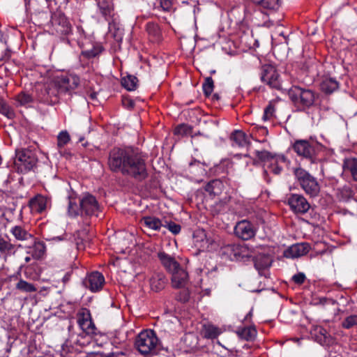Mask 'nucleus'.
Returning <instances> with one entry per match:
<instances>
[{"instance_id": "6", "label": "nucleus", "mask_w": 357, "mask_h": 357, "mask_svg": "<svg viewBox=\"0 0 357 357\" xmlns=\"http://www.w3.org/2000/svg\"><path fill=\"white\" fill-rule=\"evenodd\" d=\"M89 193L87 192L82 198L79 199V204L76 201V198L68 197V213L70 216H77L80 215L86 220L89 216Z\"/></svg>"}, {"instance_id": "46", "label": "nucleus", "mask_w": 357, "mask_h": 357, "mask_svg": "<svg viewBox=\"0 0 357 357\" xmlns=\"http://www.w3.org/2000/svg\"><path fill=\"white\" fill-rule=\"evenodd\" d=\"M355 326H357V314L348 316L342 322V326L344 328L349 329Z\"/></svg>"}, {"instance_id": "26", "label": "nucleus", "mask_w": 357, "mask_h": 357, "mask_svg": "<svg viewBox=\"0 0 357 357\" xmlns=\"http://www.w3.org/2000/svg\"><path fill=\"white\" fill-rule=\"evenodd\" d=\"M230 139L238 146L243 147L248 144L247 136L241 130H234L230 135Z\"/></svg>"}, {"instance_id": "62", "label": "nucleus", "mask_w": 357, "mask_h": 357, "mask_svg": "<svg viewBox=\"0 0 357 357\" xmlns=\"http://www.w3.org/2000/svg\"><path fill=\"white\" fill-rule=\"evenodd\" d=\"M70 274L69 273H67L64 277L63 278V282L64 283L67 282L70 279Z\"/></svg>"}, {"instance_id": "2", "label": "nucleus", "mask_w": 357, "mask_h": 357, "mask_svg": "<svg viewBox=\"0 0 357 357\" xmlns=\"http://www.w3.org/2000/svg\"><path fill=\"white\" fill-rule=\"evenodd\" d=\"M135 347L142 355L157 354L160 342L153 330H144L139 333L135 341Z\"/></svg>"}, {"instance_id": "18", "label": "nucleus", "mask_w": 357, "mask_h": 357, "mask_svg": "<svg viewBox=\"0 0 357 357\" xmlns=\"http://www.w3.org/2000/svg\"><path fill=\"white\" fill-rule=\"evenodd\" d=\"M193 243L200 251H204L208 248L210 242L204 230H198L194 233Z\"/></svg>"}, {"instance_id": "14", "label": "nucleus", "mask_w": 357, "mask_h": 357, "mask_svg": "<svg viewBox=\"0 0 357 357\" xmlns=\"http://www.w3.org/2000/svg\"><path fill=\"white\" fill-rule=\"evenodd\" d=\"M310 250V246L307 243H296L285 250L283 255L286 258H298L306 255Z\"/></svg>"}, {"instance_id": "20", "label": "nucleus", "mask_w": 357, "mask_h": 357, "mask_svg": "<svg viewBox=\"0 0 357 357\" xmlns=\"http://www.w3.org/2000/svg\"><path fill=\"white\" fill-rule=\"evenodd\" d=\"M105 278L102 273L98 271L91 273V291H100L105 285Z\"/></svg>"}, {"instance_id": "10", "label": "nucleus", "mask_w": 357, "mask_h": 357, "mask_svg": "<svg viewBox=\"0 0 357 357\" xmlns=\"http://www.w3.org/2000/svg\"><path fill=\"white\" fill-rule=\"evenodd\" d=\"M293 149L298 155L310 160L312 163L315 162V149L308 141L303 139L296 141L293 145Z\"/></svg>"}, {"instance_id": "41", "label": "nucleus", "mask_w": 357, "mask_h": 357, "mask_svg": "<svg viewBox=\"0 0 357 357\" xmlns=\"http://www.w3.org/2000/svg\"><path fill=\"white\" fill-rule=\"evenodd\" d=\"M256 335L257 331L255 330V328L252 327L245 328L242 329L241 331L239 333V335L241 337V338L248 341L254 339Z\"/></svg>"}, {"instance_id": "40", "label": "nucleus", "mask_w": 357, "mask_h": 357, "mask_svg": "<svg viewBox=\"0 0 357 357\" xmlns=\"http://www.w3.org/2000/svg\"><path fill=\"white\" fill-rule=\"evenodd\" d=\"M314 331L316 333V340L321 344H326L328 338L326 330L322 327H317Z\"/></svg>"}, {"instance_id": "19", "label": "nucleus", "mask_w": 357, "mask_h": 357, "mask_svg": "<svg viewBox=\"0 0 357 357\" xmlns=\"http://www.w3.org/2000/svg\"><path fill=\"white\" fill-rule=\"evenodd\" d=\"M254 264L259 271L265 270L271 266L272 259L270 255L266 254H258L254 259Z\"/></svg>"}, {"instance_id": "16", "label": "nucleus", "mask_w": 357, "mask_h": 357, "mask_svg": "<svg viewBox=\"0 0 357 357\" xmlns=\"http://www.w3.org/2000/svg\"><path fill=\"white\" fill-rule=\"evenodd\" d=\"M171 273L173 287L183 288L185 286L188 280V274L181 266Z\"/></svg>"}, {"instance_id": "55", "label": "nucleus", "mask_w": 357, "mask_h": 357, "mask_svg": "<svg viewBox=\"0 0 357 357\" xmlns=\"http://www.w3.org/2000/svg\"><path fill=\"white\" fill-rule=\"evenodd\" d=\"M92 354H96V355L100 356V357H102V354L100 351H96V350L92 351H91V356H92ZM91 357H92V356H91ZM105 357H128V356L123 352H116V353H112V354H111L108 356H106Z\"/></svg>"}, {"instance_id": "28", "label": "nucleus", "mask_w": 357, "mask_h": 357, "mask_svg": "<svg viewBox=\"0 0 357 357\" xmlns=\"http://www.w3.org/2000/svg\"><path fill=\"white\" fill-rule=\"evenodd\" d=\"M15 288L18 291L25 293H32L37 291V288L33 284L29 283L22 279L18 281L15 285Z\"/></svg>"}, {"instance_id": "48", "label": "nucleus", "mask_w": 357, "mask_h": 357, "mask_svg": "<svg viewBox=\"0 0 357 357\" xmlns=\"http://www.w3.org/2000/svg\"><path fill=\"white\" fill-rule=\"evenodd\" d=\"M15 100L20 105H26V104L33 102V98L31 97V96L24 92H21L20 93H19L16 96Z\"/></svg>"}, {"instance_id": "58", "label": "nucleus", "mask_w": 357, "mask_h": 357, "mask_svg": "<svg viewBox=\"0 0 357 357\" xmlns=\"http://www.w3.org/2000/svg\"><path fill=\"white\" fill-rule=\"evenodd\" d=\"M122 104L124 107L130 109H132L135 106V102L128 98H123L122 99Z\"/></svg>"}, {"instance_id": "11", "label": "nucleus", "mask_w": 357, "mask_h": 357, "mask_svg": "<svg viewBox=\"0 0 357 357\" xmlns=\"http://www.w3.org/2000/svg\"><path fill=\"white\" fill-rule=\"evenodd\" d=\"M256 231L257 229L254 225L245 220L238 222L234 228L236 236L244 241L253 238L256 234Z\"/></svg>"}, {"instance_id": "5", "label": "nucleus", "mask_w": 357, "mask_h": 357, "mask_svg": "<svg viewBox=\"0 0 357 357\" xmlns=\"http://www.w3.org/2000/svg\"><path fill=\"white\" fill-rule=\"evenodd\" d=\"M294 174L301 188L310 197H316L320 192V185L313 176L301 167L294 169Z\"/></svg>"}, {"instance_id": "12", "label": "nucleus", "mask_w": 357, "mask_h": 357, "mask_svg": "<svg viewBox=\"0 0 357 357\" xmlns=\"http://www.w3.org/2000/svg\"><path fill=\"white\" fill-rule=\"evenodd\" d=\"M53 84L58 92L65 93L77 86V78L64 75L58 76L54 79Z\"/></svg>"}, {"instance_id": "7", "label": "nucleus", "mask_w": 357, "mask_h": 357, "mask_svg": "<svg viewBox=\"0 0 357 357\" xmlns=\"http://www.w3.org/2000/svg\"><path fill=\"white\" fill-rule=\"evenodd\" d=\"M77 323L82 328V332L78 335L77 344L80 346L82 349L89 344V310L82 309V312H79L77 314Z\"/></svg>"}, {"instance_id": "52", "label": "nucleus", "mask_w": 357, "mask_h": 357, "mask_svg": "<svg viewBox=\"0 0 357 357\" xmlns=\"http://www.w3.org/2000/svg\"><path fill=\"white\" fill-rule=\"evenodd\" d=\"M190 298V292L188 289H183L176 296V300L181 303H186Z\"/></svg>"}, {"instance_id": "42", "label": "nucleus", "mask_w": 357, "mask_h": 357, "mask_svg": "<svg viewBox=\"0 0 357 357\" xmlns=\"http://www.w3.org/2000/svg\"><path fill=\"white\" fill-rule=\"evenodd\" d=\"M84 236H87V232L85 231H82L79 232L78 237L76 238L77 248L79 250H84L86 248V243H89V238L86 236V238H84Z\"/></svg>"}, {"instance_id": "32", "label": "nucleus", "mask_w": 357, "mask_h": 357, "mask_svg": "<svg viewBox=\"0 0 357 357\" xmlns=\"http://www.w3.org/2000/svg\"><path fill=\"white\" fill-rule=\"evenodd\" d=\"M286 158L284 155H278L268 165L271 172L275 175H279L282 171V167L279 165L280 162H285Z\"/></svg>"}, {"instance_id": "45", "label": "nucleus", "mask_w": 357, "mask_h": 357, "mask_svg": "<svg viewBox=\"0 0 357 357\" xmlns=\"http://www.w3.org/2000/svg\"><path fill=\"white\" fill-rule=\"evenodd\" d=\"M202 88L206 96H209L211 94L214 88V84L211 77H208L205 79Z\"/></svg>"}, {"instance_id": "38", "label": "nucleus", "mask_w": 357, "mask_h": 357, "mask_svg": "<svg viewBox=\"0 0 357 357\" xmlns=\"http://www.w3.org/2000/svg\"><path fill=\"white\" fill-rule=\"evenodd\" d=\"M146 31L149 35L154 40H158L160 36V30L157 24L149 22L146 24Z\"/></svg>"}, {"instance_id": "37", "label": "nucleus", "mask_w": 357, "mask_h": 357, "mask_svg": "<svg viewBox=\"0 0 357 357\" xmlns=\"http://www.w3.org/2000/svg\"><path fill=\"white\" fill-rule=\"evenodd\" d=\"M253 2L261 8L269 10H274L278 6L279 0H252Z\"/></svg>"}, {"instance_id": "31", "label": "nucleus", "mask_w": 357, "mask_h": 357, "mask_svg": "<svg viewBox=\"0 0 357 357\" xmlns=\"http://www.w3.org/2000/svg\"><path fill=\"white\" fill-rule=\"evenodd\" d=\"M137 78L133 75H128L121 80L122 86L128 91H134L137 89Z\"/></svg>"}, {"instance_id": "59", "label": "nucleus", "mask_w": 357, "mask_h": 357, "mask_svg": "<svg viewBox=\"0 0 357 357\" xmlns=\"http://www.w3.org/2000/svg\"><path fill=\"white\" fill-rule=\"evenodd\" d=\"M83 284L86 287V288H89V287L88 286L87 283H89V273L87 272L86 274V278L85 279L83 280L82 282Z\"/></svg>"}, {"instance_id": "21", "label": "nucleus", "mask_w": 357, "mask_h": 357, "mask_svg": "<svg viewBox=\"0 0 357 357\" xmlns=\"http://www.w3.org/2000/svg\"><path fill=\"white\" fill-rule=\"evenodd\" d=\"M339 86V82L332 77H324L320 84L321 90L326 94L333 93L338 89Z\"/></svg>"}, {"instance_id": "1", "label": "nucleus", "mask_w": 357, "mask_h": 357, "mask_svg": "<svg viewBox=\"0 0 357 357\" xmlns=\"http://www.w3.org/2000/svg\"><path fill=\"white\" fill-rule=\"evenodd\" d=\"M108 165L114 172H121L137 181L148 177L145 159L141 153L132 148H114L109 153Z\"/></svg>"}, {"instance_id": "63", "label": "nucleus", "mask_w": 357, "mask_h": 357, "mask_svg": "<svg viewBox=\"0 0 357 357\" xmlns=\"http://www.w3.org/2000/svg\"><path fill=\"white\" fill-rule=\"evenodd\" d=\"M92 91V89L91 88V95H90V97H91V99H95L96 98V93L95 92H91Z\"/></svg>"}, {"instance_id": "56", "label": "nucleus", "mask_w": 357, "mask_h": 357, "mask_svg": "<svg viewBox=\"0 0 357 357\" xmlns=\"http://www.w3.org/2000/svg\"><path fill=\"white\" fill-rule=\"evenodd\" d=\"M306 279L305 275L303 273H298L295 274L292 277V280L296 284L301 285L303 284Z\"/></svg>"}, {"instance_id": "30", "label": "nucleus", "mask_w": 357, "mask_h": 357, "mask_svg": "<svg viewBox=\"0 0 357 357\" xmlns=\"http://www.w3.org/2000/svg\"><path fill=\"white\" fill-rule=\"evenodd\" d=\"M221 333L218 327L213 325H204V337L207 339H215Z\"/></svg>"}, {"instance_id": "39", "label": "nucleus", "mask_w": 357, "mask_h": 357, "mask_svg": "<svg viewBox=\"0 0 357 357\" xmlns=\"http://www.w3.org/2000/svg\"><path fill=\"white\" fill-rule=\"evenodd\" d=\"M192 132V128L187 124H180L174 129V135L181 137L190 135Z\"/></svg>"}, {"instance_id": "15", "label": "nucleus", "mask_w": 357, "mask_h": 357, "mask_svg": "<svg viewBox=\"0 0 357 357\" xmlns=\"http://www.w3.org/2000/svg\"><path fill=\"white\" fill-rule=\"evenodd\" d=\"M91 346L102 347L107 344V337L104 333L98 329L91 318Z\"/></svg>"}, {"instance_id": "57", "label": "nucleus", "mask_w": 357, "mask_h": 357, "mask_svg": "<svg viewBox=\"0 0 357 357\" xmlns=\"http://www.w3.org/2000/svg\"><path fill=\"white\" fill-rule=\"evenodd\" d=\"M160 6L165 11H170L172 8V3L170 0H161Z\"/></svg>"}, {"instance_id": "25", "label": "nucleus", "mask_w": 357, "mask_h": 357, "mask_svg": "<svg viewBox=\"0 0 357 357\" xmlns=\"http://www.w3.org/2000/svg\"><path fill=\"white\" fill-rule=\"evenodd\" d=\"M140 222L146 227L155 231H158L162 227H163L162 221L159 218L153 216L144 217L141 220Z\"/></svg>"}, {"instance_id": "3", "label": "nucleus", "mask_w": 357, "mask_h": 357, "mask_svg": "<svg viewBox=\"0 0 357 357\" xmlns=\"http://www.w3.org/2000/svg\"><path fill=\"white\" fill-rule=\"evenodd\" d=\"M290 100L301 110L314 105L318 95L310 89L293 86L288 92Z\"/></svg>"}, {"instance_id": "17", "label": "nucleus", "mask_w": 357, "mask_h": 357, "mask_svg": "<svg viewBox=\"0 0 357 357\" xmlns=\"http://www.w3.org/2000/svg\"><path fill=\"white\" fill-rule=\"evenodd\" d=\"M158 257L162 266L169 273H172L180 266V264L176 261L174 257L170 256L165 252H159L158 253Z\"/></svg>"}, {"instance_id": "60", "label": "nucleus", "mask_w": 357, "mask_h": 357, "mask_svg": "<svg viewBox=\"0 0 357 357\" xmlns=\"http://www.w3.org/2000/svg\"><path fill=\"white\" fill-rule=\"evenodd\" d=\"M10 56H11V51L10 50L7 49L6 50L4 56L3 57L2 59H3V60H8L10 59Z\"/></svg>"}, {"instance_id": "47", "label": "nucleus", "mask_w": 357, "mask_h": 357, "mask_svg": "<svg viewBox=\"0 0 357 357\" xmlns=\"http://www.w3.org/2000/svg\"><path fill=\"white\" fill-rule=\"evenodd\" d=\"M70 140L69 133L66 131H61L57 137V146L59 147H63L67 144Z\"/></svg>"}, {"instance_id": "64", "label": "nucleus", "mask_w": 357, "mask_h": 357, "mask_svg": "<svg viewBox=\"0 0 357 357\" xmlns=\"http://www.w3.org/2000/svg\"><path fill=\"white\" fill-rule=\"evenodd\" d=\"M219 98H220V96H219L218 94H217V93L213 94V100H215H215H219Z\"/></svg>"}, {"instance_id": "24", "label": "nucleus", "mask_w": 357, "mask_h": 357, "mask_svg": "<svg viewBox=\"0 0 357 357\" xmlns=\"http://www.w3.org/2000/svg\"><path fill=\"white\" fill-rule=\"evenodd\" d=\"M223 188V183L220 180L214 179L208 182L205 186V190L212 197L221 194Z\"/></svg>"}, {"instance_id": "49", "label": "nucleus", "mask_w": 357, "mask_h": 357, "mask_svg": "<svg viewBox=\"0 0 357 357\" xmlns=\"http://www.w3.org/2000/svg\"><path fill=\"white\" fill-rule=\"evenodd\" d=\"M105 50L102 45L100 42H93L91 49V58L96 57Z\"/></svg>"}, {"instance_id": "33", "label": "nucleus", "mask_w": 357, "mask_h": 357, "mask_svg": "<svg viewBox=\"0 0 357 357\" xmlns=\"http://www.w3.org/2000/svg\"><path fill=\"white\" fill-rule=\"evenodd\" d=\"M45 252V245L43 242H35L31 251L33 258L39 259L43 257Z\"/></svg>"}, {"instance_id": "8", "label": "nucleus", "mask_w": 357, "mask_h": 357, "mask_svg": "<svg viewBox=\"0 0 357 357\" xmlns=\"http://www.w3.org/2000/svg\"><path fill=\"white\" fill-rule=\"evenodd\" d=\"M261 80L271 88L275 89L281 88L279 74L275 68L271 65H264L261 67Z\"/></svg>"}, {"instance_id": "50", "label": "nucleus", "mask_w": 357, "mask_h": 357, "mask_svg": "<svg viewBox=\"0 0 357 357\" xmlns=\"http://www.w3.org/2000/svg\"><path fill=\"white\" fill-rule=\"evenodd\" d=\"M90 202H91V216L95 215L97 218L99 217L100 216L99 213H100V206H99V204H98V201L96 200V199L92 195H91Z\"/></svg>"}, {"instance_id": "36", "label": "nucleus", "mask_w": 357, "mask_h": 357, "mask_svg": "<svg viewBox=\"0 0 357 357\" xmlns=\"http://www.w3.org/2000/svg\"><path fill=\"white\" fill-rule=\"evenodd\" d=\"M13 234L17 240H26L32 238V235L29 234L26 230L20 226L14 227L11 230Z\"/></svg>"}, {"instance_id": "54", "label": "nucleus", "mask_w": 357, "mask_h": 357, "mask_svg": "<svg viewBox=\"0 0 357 357\" xmlns=\"http://www.w3.org/2000/svg\"><path fill=\"white\" fill-rule=\"evenodd\" d=\"M274 111V106L271 103H269L268 105L264 109L263 119L264 121L270 119L271 117L273 116Z\"/></svg>"}, {"instance_id": "13", "label": "nucleus", "mask_w": 357, "mask_h": 357, "mask_svg": "<svg viewBox=\"0 0 357 357\" xmlns=\"http://www.w3.org/2000/svg\"><path fill=\"white\" fill-rule=\"evenodd\" d=\"M51 22L54 26H57L56 31L61 34L68 35L71 32V25L67 17L61 13H54Z\"/></svg>"}, {"instance_id": "9", "label": "nucleus", "mask_w": 357, "mask_h": 357, "mask_svg": "<svg viewBox=\"0 0 357 357\" xmlns=\"http://www.w3.org/2000/svg\"><path fill=\"white\" fill-rule=\"evenodd\" d=\"M287 203L291 211L297 214H305L310 208V204L306 198L300 194H290Z\"/></svg>"}, {"instance_id": "51", "label": "nucleus", "mask_w": 357, "mask_h": 357, "mask_svg": "<svg viewBox=\"0 0 357 357\" xmlns=\"http://www.w3.org/2000/svg\"><path fill=\"white\" fill-rule=\"evenodd\" d=\"M165 225L163 224V227H167L173 234H178L181 229V225L174 222L165 221Z\"/></svg>"}, {"instance_id": "53", "label": "nucleus", "mask_w": 357, "mask_h": 357, "mask_svg": "<svg viewBox=\"0 0 357 357\" xmlns=\"http://www.w3.org/2000/svg\"><path fill=\"white\" fill-rule=\"evenodd\" d=\"M79 62L83 68L87 67L89 63V51H82L79 56Z\"/></svg>"}, {"instance_id": "29", "label": "nucleus", "mask_w": 357, "mask_h": 357, "mask_svg": "<svg viewBox=\"0 0 357 357\" xmlns=\"http://www.w3.org/2000/svg\"><path fill=\"white\" fill-rule=\"evenodd\" d=\"M344 169L349 172L354 181H357V159H348L344 162Z\"/></svg>"}, {"instance_id": "22", "label": "nucleus", "mask_w": 357, "mask_h": 357, "mask_svg": "<svg viewBox=\"0 0 357 357\" xmlns=\"http://www.w3.org/2000/svg\"><path fill=\"white\" fill-rule=\"evenodd\" d=\"M167 280L162 273H155L150 279V286L153 291L158 292L165 287Z\"/></svg>"}, {"instance_id": "35", "label": "nucleus", "mask_w": 357, "mask_h": 357, "mask_svg": "<svg viewBox=\"0 0 357 357\" xmlns=\"http://www.w3.org/2000/svg\"><path fill=\"white\" fill-rule=\"evenodd\" d=\"M0 252L1 253H14L15 245L10 242V239L0 237Z\"/></svg>"}, {"instance_id": "23", "label": "nucleus", "mask_w": 357, "mask_h": 357, "mask_svg": "<svg viewBox=\"0 0 357 357\" xmlns=\"http://www.w3.org/2000/svg\"><path fill=\"white\" fill-rule=\"evenodd\" d=\"M47 199L42 195H37L29 202V206L33 211L42 213L46 208Z\"/></svg>"}, {"instance_id": "34", "label": "nucleus", "mask_w": 357, "mask_h": 357, "mask_svg": "<svg viewBox=\"0 0 357 357\" xmlns=\"http://www.w3.org/2000/svg\"><path fill=\"white\" fill-rule=\"evenodd\" d=\"M0 113L10 119L15 116L13 109L7 104L5 100L0 96Z\"/></svg>"}, {"instance_id": "27", "label": "nucleus", "mask_w": 357, "mask_h": 357, "mask_svg": "<svg viewBox=\"0 0 357 357\" xmlns=\"http://www.w3.org/2000/svg\"><path fill=\"white\" fill-rule=\"evenodd\" d=\"M227 249L234 253L236 259L248 257V248L245 245H231L227 246Z\"/></svg>"}, {"instance_id": "44", "label": "nucleus", "mask_w": 357, "mask_h": 357, "mask_svg": "<svg viewBox=\"0 0 357 357\" xmlns=\"http://www.w3.org/2000/svg\"><path fill=\"white\" fill-rule=\"evenodd\" d=\"M98 6L102 15L107 20V17L111 15L112 8L109 2L102 1L98 2Z\"/></svg>"}, {"instance_id": "61", "label": "nucleus", "mask_w": 357, "mask_h": 357, "mask_svg": "<svg viewBox=\"0 0 357 357\" xmlns=\"http://www.w3.org/2000/svg\"><path fill=\"white\" fill-rule=\"evenodd\" d=\"M263 175H264V179L266 180V181L267 183H269L271 180H270V178H269L268 175L267 170H266V169L264 170Z\"/></svg>"}, {"instance_id": "43", "label": "nucleus", "mask_w": 357, "mask_h": 357, "mask_svg": "<svg viewBox=\"0 0 357 357\" xmlns=\"http://www.w3.org/2000/svg\"><path fill=\"white\" fill-rule=\"evenodd\" d=\"M256 155L262 162H268L269 164L278 155H273L267 151H257Z\"/></svg>"}, {"instance_id": "4", "label": "nucleus", "mask_w": 357, "mask_h": 357, "mask_svg": "<svg viewBox=\"0 0 357 357\" xmlns=\"http://www.w3.org/2000/svg\"><path fill=\"white\" fill-rule=\"evenodd\" d=\"M37 162V155L33 151L26 149L16 151L14 165L18 173L26 174L34 171Z\"/></svg>"}]
</instances>
